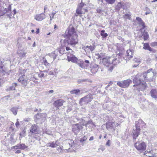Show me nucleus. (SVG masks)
<instances>
[{
  "label": "nucleus",
  "instance_id": "f257e3e1",
  "mask_svg": "<svg viewBox=\"0 0 157 157\" xmlns=\"http://www.w3.org/2000/svg\"><path fill=\"white\" fill-rule=\"evenodd\" d=\"M37 79V73L31 74L28 75L21 74L20 75V77L18 79V81L23 86H26L28 82L31 80L35 83L37 82H38L36 81Z\"/></svg>",
  "mask_w": 157,
  "mask_h": 157
},
{
  "label": "nucleus",
  "instance_id": "f03ea898",
  "mask_svg": "<svg viewBox=\"0 0 157 157\" xmlns=\"http://www.w3.org/2000/svg\"><path fill=\"white\" fill-rule=\"evenodd\" d=\"M145 124L144 122L141 119H139L138 121H136L135 125L136 128L133 129L132 132L133 140L136 141V138L138 137L140 133V128Z\"/></svg>",
  "mask_w": 157,
  "mask_h": 157
},
{
  "label": "nucleus",
  "instance_id": "7ed1b4c3",
  "mask_svg": "<svg viewBox=\"0 0 157 157\" xmlns=\"http://www.w3.org/2000/svg\"><path fill=\"white\" fill-rule=\"evenodd\" d=\"M120 61V60L117 59L116 58L113 57L106 56L103 58L102 59V63L106 67L109 66V65L111 64L115 65L119 63Z\"/></svg>",
  "mask_w": 157,
  "mask_h": 157
},
{
  "label": "nucleus",
  "instance_id": "20e7f679",
  "mask_svg": "<svg viewBox=\"0 0 157 157\" xmlns=\"http://www.w3.org/2000/svg\"><path fill=\"white\" fill-rule=\"evenodd\" d=\"M136 138V141L133 142L134 143V147L136 149L140 151H144L146 148V143L142 141H137Z\"/></svg>",
  "mask_w": 157,
  "mask_h": 157
},
{
  "label": "nucleus",
  "instance_id": "39448f33",
  "mask_svg": "<svg viewBox=\"0 0 157 157\" xmlns=\"http://www.w3.org/2000/svg\"><path fill=\"white\" fill-rule=\"evenodd\" d=\"M154 74L152 71V69H150L148 70L146 72L143 74L142 75L144 80L147 82H151L153 81V77Z\"/></svg>",
  "mask_w": 157,
  "mask_h": 157
},
{
  "label": "nucleus",
  "instance_id": "423d86ee",
  "mask_svg": "<svg viewBox=\"0 0 157 157\" xmlns=\"http://www.w3.org/2000/svg\"><path fill=\"white\" fill-rule=\"evenodd\" d=\"M77 37L78 35L67 37V39L64 40V43H65L64 46H66V45H68L69 44L72 46L75 45L78 42Z\"/></svg>",
  "mask_w": 157,
  "mask_h": 157
},
{
  "label": "nucleus",
  "instance_id": "0eeeda50",
  "mask_svg": "<svg viewBox=\"0 0 157 157\" xmlns=\"http://www.w3.org/2000/svg\"><path fill=\"white\" fill-rule=\"evenodd\" d=\"M65 49L64 48H62L59 50H56L49 54L50 56L53 58V61L59 56L64 53Z\"/></svg>",
  "mask_w": 157,
  "mask_h": 157
},
{
  "label": "nucleus",
  "instance_id": "6e6552de",
  "mask_svg": "<svg viewBox=\"0 0 157 157\" xmlns=\"http://www.w3.org/2000/svg\"><path fill=\"white\" fill-rule=\"evenodd\" d=\"M75 28L73 27H69L66 30L63 36L64 37H68L72 36H77Z\"/></svg>",
  "mask_w": 157,
  "mask_h": 157
},
{
  "label": "nucleus",
  "instance_id": "1a4fd4ad",
  "mask_svg": "<svg viewBox=\"0 0 157 157\" xmlns=\"http://www.w3.org/2000/svg\"><path fill=\"white\" fill-rule=\"evenodd\" d=\"M86 5L84 3L81 2L78 6V8L76 10V13L78 14H84L87 12Z\"/></svg>",
  "mask_w": 157,
  "mask_h": 157
},
{
  "label": "nucleus",
  "instance_id": "9d476101",
  "mask_svg": "<svg viewBox=\"0 0 157 157\" xmlns=\"http://www.w3.org/2000/svg\"><path fill=\"white\" fill-rule=\"evenodd\" d=\"M93 95L91 94H88L86 96L81 98L79 101L80 104H83V103L88 104L93 99Z\"/></svg>",
  "mask_w": 157,
  "mask_h": 157
},
{
  "label": "nucleus",
  "instance_id": "9b49d317",
  "mask_svg": "<svg viewBox=\"0 0 157 157\" xmlns=\"http://www.w3.org/2000/svg\"><path fill=\"white\" fill-rule=\"evenodd\" d=\"M132 81L130 79H127L124 80L123 81L118 82L117 83V84L120 87L123 88H125L128 87L130 83H131Z\"/></svg>",
  "mask_w": 157,
  "mask_h": 157
},
{
  "label": "nucleus",
  "instance_id": "f8f14e48",
  "mask_svg": "<svg viewBox=\"0 0 157 157\" xmlns=\"http://www.w3.org/2000/svg\"><path fill=\"white\" fill-rule=\"evenodd\" d=\"M82 128L83 127L82 125H79V124H76L73 125L72 130L75 135H76L79 132L80 130L82 129Z\"/></svg>",
  "mask_w": 157,
  "mask_h": 157
},
{
  "label": "nucleus",
  "instance_id": "ddd939ff",
  "mask_svg": "<svg viewBox=\"0 0 157 157\" xmlns=\"http://www.w3.org/2000/svg\"><path fill=\"white\" fill-rule=\"evenodd\" d=\"M143 77L142 75H137L133 79V82L134 84L133 85V87L135 86H138L142 82L140 77Z\"/></svg>",
  "mask_w": 157,
  "mask_h": 157
},
{
  "label": "nucleus",
  "instance_id": "4468645a",
  "mask_svg": "<svg viewBox=\"0 0 157 157\" xmlns=\"http://www.w3.org/2000/svg\"><path fill=\"white\" fill-rule=\"evenodd\" d=\"M106 128L109 131H113L116 127L115 122L113 121H108L106 123Z\"/></svg>",
  "mask_w": 157,
  "mask_h": 157
},
{
  "label": "nucleus",
  "instance_id": "2eb2a0df",
  "mask_svg": "<svg viewBox=\"0 0 157 157\" xmlns=\"http://www.w3.org/2000/svg\"><path fill=\"white\" fill-rule=\"evenodd\" d=\"M124 52V49L122 46L120 47L117 48L116 53L118 58L119 57L121 58H123V54Z\"/></svg>",
  "mask_w": 157,
  "mask_h": 157
},
{
  "label": "nucleus",
  "instance_id": "dca6fc26",
  "mask_svg": "<svg viewBox=\"0 0 157 157\" xmlns=\"http://www.w3.org/2000/svg\"><path fill=\"white\" fill-rule=\"evenodd\" d=\"M67 56L68 61H71L72 62L75 63L77 62L78 60L77 58L73 54L68 53Z\"/></svg>",
  "mask_w": 157,
  "mask_h": 157
},
{
  "label": "nucleus",
  "instance_id": "f3484780",
  "mask_svg": "<svg viewBox=\"0 0 157 157\" xmlns=\"http://www.w3.org/2000/svg\"><path fill=\"white\" fill-rule=\"evenodd\" d=\"M45 15L43 13L38 14L35 16V19L37 21H41L46 18Z\"/></svg>",
  "mask_w": 157,
  "mask_h": 157
},
{
  "label": "nucleus",
  "instance_id": "a211bd4d",
  "mask_svg": "<svg viewBox=\"0 0 157 157\" xmlns=\"http://www.w3.org/2000/svg\"><path fill=\"white\" fill-rule=\"evenodd\" d=\"M46 117V113H39L36 114L35 116V117L37 120H40L42 121Z\"/></svg>",
  "mask_w": 157,
  "mask_h": 157
},
{
  "label": "nucleus",
  "instance_id": "6ab92c4d",
  "mask_svg": "<svg viewBox=\"0 0 157 157\" xmlns=\"http://www.w3.org/2000/svg\"><path fill=\"white\" fill-rule=\"evenodd\" d=\"M64 101L62 99H58L54 101L53 103L54 106L57 108L62 106L63 105Z\"/></svg>",
  "mask_w": 157,
  "mask_h": 157
},
{
  "label": "nucleus",
  "instance_id": "aec40b11",
  "mask_svg": "<svg viewBox=\"0 0 157 157\" xmlns=\"http://www.w3.org/2000/svg\"><path fill=\"white\" fill-rule=\"evenodd\" d=\"M136 86V88L139 90V91L140 90L143 91L147 87V85L145 82H142L138 86Z\"/></svg>",
  "mask_w": 157,
  "mask_h": 157
},
{
  "label": "nucleus",
  "instance_id": "412c9836",
  "mask_svg": "<svg viewBox=\"0 0 157 157\" xmlns=\"http://www.w3.org/2000/svg\"><path fill=\"white\" fill-rule=\"evenodd\" d=\"M27 147H28L26 146L25 144H17L14 146L12 147V148H14L16 149H20L21 150H24Z\"/></svg>",
  "mask_w": 157,
  "mask_h": 157
},
{
  "label": "nucleus",
  "instance_id": "4be33fe9",
  "mask_svg": "<svg viewBox=\"0 0 157 157\" xmlns=\"http://www.w3.org/2000/svg\"><path fill=\"white\" fill-rule=\"evenodd\" d=\"M29 129L30 132L36 134L38 132L37 125L35 124L32 125Z\"/></svg>",
  "mask_w": 157,
  "mask_h": 157
},
{
  "label": "nucleus",
  "instance_id": "5701e85b",
  "mask_svg": "<svg viewBox=\"0 0 157 157\" xmlns=\"http://www.w3.org/2000/svg\"><path fill=\"white\" fill-rule=\"evenodd\" d=\"M136 19L138 21V23L139 25L142 26V27L140 29V30H141V31H142L143 29H144L145 27L144 23L142 20L139 17H136Z\"/></svg>",
  "mask_w": 157,
  "mask_h": 157
},
{
  "label": "nucleus",
  "instance_id": "b1692460",
  "mask_svg": "<svg viewBox=\"0 0 157 157\" xmlns=\"http://www.w3.org/2000/svg\"><path fill=\"white\" fill-rule=\"evenodd\" d=\"M80 120L81 121H80L79 122L81 125H82L83 126H87V125L90 124H92L93 122L92 121L90 120L88 121L87 122L85 120L81 119Z\"/></svg>",
  "mask_w": 157,
  "mask_h": 157
},
{
  "label": "nucleus",
  "instance_id": "393cba45",
  "mask_svg": "<svg viewBox=\"0 0 157 157\" xmlns=\"http://www.w3.org/2000/svg\"><path fill=\"white\" fill-rule=\"evenodd\" d=\"M151 96L153 98L156 99L157 98V90L152 89L150 92Z\"/></svg>",
  "mask_w": 157,
  "mask_h": 157
},
{
  "label": "nucleus",
  "instance_id": "a878e982",
  "mask_svg": "<svg viewBox=\"0 0 157 157\" xmlns=\"http://www.w3.org/2000/svg\"><path fill=\"white\" fill-rule=\"evenodd\" d=\"M98 69V65L95 64L93 66V67L91 69V71L93 74L96 73Z\"/></svg>",
  "mask_w": 157,
  "mask_h": 157
},
{
  "label": "nucleus",
  "instance_id": "bb28decb",
  "mask_svg": "<svg viewBox=\"0 0 157 157\" xmlns=\"http://www.w3.org/2000/svg\"><path fill=\"white\" fill-rule=\"evenodd\" d=\"M47 72L46 71H40V73L37 74V75L40 78H44L47 76Z\"/></svg>",
  "mask_w": 157,
  "mask_h": 157
},
{
  "label": "nucleus",
  "instance_id": "cd10ccee",
  "mask_svg": "<svg viewBox=\"0 0 157 157\" xmlns=\"http://www.w3.org/2000/svg\"><path fill=\"white\" fill-rule=\"evenodd\" d=\"M19 109V106L18 107H14L11 108L10 110L12 112L13 114L16 115L17 113L18 109Z\"/></svg>",
  "mask_w": 157,
  "mask_h": 157
},
{
  "label": "nucleus",
  "instance_id": "c85d7f7f",
  "mask_svg": "<svg viewBox=\"0 0 157 157\" xmlns=\"http://www.w3.org/2000/svg\"><path fill=\"white\" fill-rule=\"evenodd\" d=\"M80 90L79 89H75L72 90L70 91V93L71 94H75L76 95H79Z\"/></svg>",
  "mask_w": 157,
  "mask_h": 157
},
{
  "label": "nucleus",
  "instance_id": "c756f323",
  "mask_svg": "<svg viewBox=\"0 0 157 157\" xmlns=\"http://www.w3.org/2000/svg\"><path fill=\"white\" fill-rule=\"evenodd\" d=\"M126 53L127 54V57L128 59H130L132 57V55H133V53L132 52L131 50H128L126 51Z\"/></svg>",
  "mask_w": 157,
  "mask_h": 157
},
{
  "label": "nucleus",
  "instance_id": "7c9ffc66",
  "mask_svg": "<svg viewBox=\"0 0 157 157\" xmlns=\"http://www.w3.org/2000/svg\"><path fill=\"white\" fill-rule=\"evenodd\" d=\"M142 33V36H143L144 40H146L149 37V35L147 32H145L144 29Z\"/></svg>",
  "mask_w": 157,
  "mask_h": 157
},
{
  "label": "nucleus",
  "instance_id": "2f4dec72",
  "mask_svg": "<svg viewBox=\"0 0 157 157\" xmlns=\"http://www.w3.org/2000/svg\"><path fill=\"white\" fill-rule=\"evenodd\" d=\"M6 119L7 118L6 117H4L0 115V126L6 122Z\"/></svg>",
  "mask_w": 157,
  "mask_h": 157
},
{
  "label": "nucleus",
  "instance_id": "473e14b6",
  "mask_svg": "<svg viewBox=\"0 0 157 157\" xmlns=\"http://www.w3.org/2000/svg\"><path fill=\"white\" fill-rule=\"evenodd\" d=\"M18 54L19 56L21 58L24 57L26 54L24 52L22 51H20L18 52Z\"/></svg>",
  "mask_w": 157,
  "mask_h": 157
},
{
  "label": "nucleus",
  "instance_id": "72a5a7b5",
  "mask_svg": "<svg viewBox=\"0 0 157 157\" xmlns=\"http://www.w3.org/2000/svg\"><path fill=\"white\" fill-rule=\"evenodd\" d=\"M151 48L148 43H145L144 44V47H143L144 49L149 51Z\"/></svg>",
  "mask_w": 157,
  "mask_h": 157
},
{
  "label": "nucleus",
  "instance_id": "f704fd0d",
  "mask_svg": "<svg viewBox=\"0 0 157 157\" xmlns=\"http://www.w3.org/2000/svg\"><path fill=\"white\" fill-rule=\"evenodd\" d=\"M48 146L49 147L54 148L56 147L57 145L56 144V142H54V141L51 143H49L48 144Z\"/></svg>",
  "mask_w": 157,
  "mask_h": 157
},
{
  "label": "nucleus",
  "instance_id": "c9c22d12",
  "mask_svg": "<svg viewBox=\"0 0 157 157\" xmlns=\"http://www.w3.org/2000/svg\"><path fill=\"white\" fill-rule=\"evenodd\" d=\"M96 12L97 13H100L102 15H104V11L101 8H98L96 9Z\"/></svg>",
  "mask_w": 157,
  "mask_h": 157
},
{
  "label": "nucleus",
  "instance_id": "e433bc0d",
  "mask_svg": "<svg viewBox=\"0 0 157 157\" xmlns=\"http://www.w3.org/2000/svg\"><path fill=\"white\" fill-rule=\"evenodd\" d=\"M123 4L121 2H119L116 6V9L117 10H119L121 8H122Z\"/></svg>",
  "mask_w": 157,
  "mask_h": 157
},
{
  "label": "nucleus",
  "instance_id": "4c0bfd02",
  "mask_svg": "<svg viewBox=\"0 0 157 157\" xmlns=\"http://www.w3.org/2000/svg\"><path fill=\"white\" fill-rule=\"evenodd\" d=\"M17 86V84L16 83H13L12 86H10V90H15V87Z\"/></svg>",
  "mask_w": 157,
  "mask_h": 157
},
{
  "label": "nucleus",
  "instance_id": "58836bf2",
  "mask_svg": "<svg viewBox=\"0 0 157 157\" xmlns=\"http://www.w3.org/2000/svg\"><path fill=\"white\" fill-rule=\"evenodd\" d=\"M80 67L82 68H85L88 66V65H86L84 62H81L80 63L78 64Z\"/></svg>",
  "mask_w": 157,
  "mask_h": 157
},
{
  "label": "nucleus",
  "instance_id": "ea45409f",
  "mask_svg": "<svg viewBox=\"0 0 157 157\" xmlns=\"http://www.w3.org/2000/svg\"><path fill=\"white\" fill-rule=\"evenodd\" d=\"M87 139V137L86 136H84L82 138H81L80 139L79 141L80 142V143H82V144L83 145H84V144L83 143V142L84 141H86Z\"/></svg>",
  "mask_w": 157,
  "mask_h": 157
},
{
  "label": "nucleus",
  "instance_id": "a19ab883",
  "mask_svg": "<svg viewBox=\"0 0 157 157\" xmlns=\"http://www.w3.org/2000/svg\"><path fill=\"white\" fill-rule=\"evenodd\" d=\"M87 79H79L78 80V83L79 84L83 83L87 81Z\"/></svg>",
  "mask_w": 157,
  "mask_h": 157
},
{
  "label": "nucleus",
  "instance_id": "79ce46f5",
  "mask_svg": "<svg viewBox=\"0 0 157 157\" xmlns=\"http://www.w3.org/2000/svg\"><path fill=\"white\" fill-rule=\"evenodd\" d=\"M96 58L98 59H102L103 57V54H102L100 53V54H96Z\"/></svg>",
  "mask_w": 157,
  "mask_h": 157
},
{
  "label": "nucleus",
  "instance_id": "37998d69",
  "mask_svg": "<svg viewBox=\"0 0 157 157\" xmlns=\"http://www.w3.org/2000/svg\"><path fill=\"white\" fill-rule=\"evenodd\" d=\"M26 133V130L25 129H23L20 133V135L21 137H23L25 136Z\"/></svg>",
  "mask_w": 157,
  "mask_h": 157
},
{
  "label": "nucleus",
  "instance_id": "c03bdc74",
  "mask_svg": "<svg viewBox=\"0 0 157 157\" xmlns=\"http://www.w3.org/2000/svg\"><path fill=\"white\" fill-rule=\"evenodd\" d=\"M11 5H9L7 9L6 8L5 9V11H6V12H9L11 11Z\"/></svg>",
  "mask_w": 157,
  "mask_h": 157
},
{
  "label": "nucleus",
  "instance_id": "a18cd8bd",
  "mask_svg": "<svg viewBox=\"0 0 157 157\" xmlns=\"http://www.w3.org/2000/svg\"><path fill=\"white\" fill-rule=\"evenodd\" d=\"M43 64H44L46 67H48L49 65V63L47 62V60L45 59H44L42 62Z\"/></svg>",
  "mask_w": 157,
  "mask_h": 157
},
{
  "label": "nucleus",
  "instance_id": "49530a36",
  "mask_svg": "<svg viewBox=\"0 0 157 157\" xmlns=\"http://www.w3.org/2000/svg\"><path fill=\"white\" fill-rule=\"evenodd\" d=\"M95 45H90L89 47V49H90V51L92 52L93 51L94 49H95Z\"/></svg>",
  "mask_w": 157,
  "mask_h": 157
},
{
  "label": "nucleus",
  "instance_id": "de8ad7c7",
  "mask_svg": "<svg viewBox=\"0 0 157 157\" xmlns=\"http://www.w3.org/2000/svg\"><path fill=\"white\" fill-rule=\"evenodd\" d=\"M64 45H65V43H64V41H63V44H62V45L63 46V47H65L67 51H68V50H71V51L72 50L71 49V48H70L69 47L67 46V45H66V46H64Z\"/></svg>",
  "mask_w": 157,
  "mask_h": 157
},
{
  "label": "nucleus",
  "instance_id": "09e8293b",
  "mask_svg": "<svg viewBox=\"0 0 157 157\" xmlns=\"http://www.w3.org/2000/svg\"><path fill=\"white\" fill-rule=\"evenodd\" d=\"M106 2L109 4H112L113 3L115 2V0H105Z\"/></svg>",
  "mask_w": 157,
  "mask_h": 157
},
{
  "label": "nucleus",
  "instance_id": "8fccbe9b",
  "mask_svg": "<svg viewBox=\"0 0 157 157\" xmlns=\"http://www.w3.org/2000/svg\"><path fill=\"white\" fill-rule=\"evenodd\" d=\"M128 4V3H126L123 4L122 8L124 10H126L127 9V5Z\"/></svg>",
  "mask_w": 157,
  "mask_h": 157
},
{
  "label": "nucleus",
  "instance_id": "3c124183",
  "mask_svg": "<svg viewBox=\"0 0 157 157\" xmlns=\"http://www.w3.org/2000/svg\"><path fill=\"white\" fill-rule=\"evenodd\" d=\"M150 45L151 47H154L155 46H157V42H154L151 43L150 44Z\"/></svg>",
  "mask_w": 157,
  "mask_h": 157
},
{
  "label": "nucleus",
  "instance_id": "603ef678",
  "mask_svg": "<svg viewBox=\"0 0 157 157\" xmlns=\"http://www.w3.org/2000/svg\"><path fill=\"white\" fill-rule=\"evenodd\" d=\"M100 35L102 36V38H105L108 36V34L106 33H100Z\"/></svg>",
  "mask_w": 157,
  "mask_h": 157
},
{
  "label": "nucleus",
  "instance_id": "864d4df0",
  "mask_svg": "<svg viewBox=\"0 0 157 157\" xmlns=\"http://www.w3.org/2000/svg\"><path fill=\"white\" fill-rule=\"evenodd\" d=\"M130 15L128 14H126L124 15L123 17L125 18L129 19Z\"/></svg>",
  "mask_w": 157,
  "mask_h": 157
},
{
  "label": "nucleus",
  "instance_id": "5fc2aeb1",
  "mask_svg": "<svg viewBox=\"0 0 157 157\" xmlns=\"http://www.w3.org/2000/svg\"><path fill=\"white\" fill-rule=\"evenodd\" d=\"M149 51L151 52H152L153 53H156L157 51L156 50H155L154 49L152 48H150V49Z\"/></svg>",
  "mask_w": 157,
  "mask_h": 157
},
{
  "label": "nucleus",
  "instance_id": "6e6d98bb",
  "mask_svg": "<svg viewBox=\"0 0 157 157\" xmlns=\"http://www.w3.org/2000/svg\"><path fill=\"white\" fill-rule=\"evenodd\" d=\"M105 150V148L104 147L101 146L100 148L98 149V152H99L100 150L101 151H103Z\"/></svg>",
  "mask_w": 157,
  "mask_h": 157
},
{
  "label": "nucleus",
  "instance_id": "4d7b16f0",
  "mask_svg": "<svg viewBox=\"0 0 157 157\" xmlns=\"http://www.w3.org/2000/svg\"><path fill=\"white\" fill-rule=\"evenodd\" d=\"M113 69V65L111 66L108 68V70L110 72H111Z\"/></svg>",
  "mask_w": 157,
  "mask_h": 157
},
{
  "label": "nucleus",
  "instance_id": "13d9d810",
  "mask_svg": "<svg viewBox=\"0 0 157 157\" xmlns=\"http://www.w3.org/2000/svg\"><path fill=\"white\" fill-rule=\"evenodd\" d=\"M17 121L15 123L16 126L17 128L20 125L19 122L18 121V119H17Z\"/></svg>",
  "mask_w": 157,
  "mask_h": 157
},
{
  "label": "nucleus",
  "instance_id": "bf43d9fd",
  "mask_svg": "<svg viewBox=\"0 0 157 157\" xmlns=\"http://www.w3.org/2000/svg\"><path fill=\"white\" fill-rule=\"evenodd\" d=\"M89 46H84L83 47H82V49L83 50H84L85 51H86L87 50V48H89Z\"/></svg>",
  "mask_w": 157,
  "mask_h": 157
},
{
  "label": "nucleus",
  "instance_id": "052dcab7",
  "mask_svg": "<svg viewBox=\"0 0 157 157\" xmlns=\"http://www.w3.org/2000/svg\"><path fill=\"white\" fill-rule=\"evenodd\" d=\"M6 12V11L5 12V11H3L0 10V16L3 15Z\"/></svg>",
  "mask_w": 157,
  "mask_h": 157
},
{
  "label": "nucleus",
  "instance_id": "680f3d73",
  "mask_svg": "<svg viewBox=\"0 0 157 157\" xmlns=\"http://www.w3.org/2000/svg\"><path fill=\"white\" fill-rule=\"evenodd\" d=\"M2 66H1L0 67V71H2V73L3 74H4L5 73V72L4 71L2 70Z\"/></svg>",
  "mask_w": 157,
  "mask_h": 157
},
{
  "label": "nucleus",
  "instance_id": "e2e57ef3",
  "mask_svg": "<svg viewBox=\"0 0 157 157\" xmlns=\"http://www.w3.org/2000/svg\"><path fill=\"white\" fill-rule=\"evenodd\" d=\"M110 140H108L106 143V145H107L109 146H110Z\"/></svg>",
  "mask_w": 157,
  "mask_h": 157
},
{
  "label": "nucleus",
  "instance_id": "0e129e2a",
  "mask_svg": "<svg viewBox=\"0 0 157 157\" xmlns=\"http://www.w3.org/2000/svg\"><path fill=\"white\" fill-rule=\"evenodd\" d=\"M69 145L70 146H71V147H73V146L74 144V141L72 142V141H71V143L70 144V143H68Z\"/></svg>",
  "mask_w": 157,
  "mask_h": 157
},
{
  "label": "nucleus",
  "instance_id": "69168bd1",
  "mask_svg": "<svg viewBox=\"0 0 157 157\" xmlns=\"http://www.w3.org/2000/svg\"><path fill=\"white\" fill-rule=\"evenodd\" d=\"M30 121V119L28 118H25L24 120V121H27L29 122Z\"/></svg>",
  "mask_w": 157,
  "mask_h": 157
},
{
  "label": "nucleus",
  "instance_id": "338daca9",
  "mask_svg": "<svg viewBox=\"0 0 157 157\" xmlns=\"http://www.w3.org/2000/svg\"><path fill=\"white\" fill-rule=\"evenodd\" d=\"M54 91L53 90H50L48 92L49 94H52L54 92Z\"/></svg>",
  "mask_w": 157,
  "mask_h": 157
},
{
  "label": "nucleus",
  "instance_id": "774afa93",
  "mask_svg": "<svg viewBox=\"0 0 157 157\" xmlns=\"http://www.w3.org/2000/svg\"><path fill=\"white\" fill-rule=\"evenodd\" d=\"M94 139V137L93 136H91L89 139L90 141H92Z\"/></svg>",
  "mask_w": 157,
  "mask_h": 157
}]
</instances>
